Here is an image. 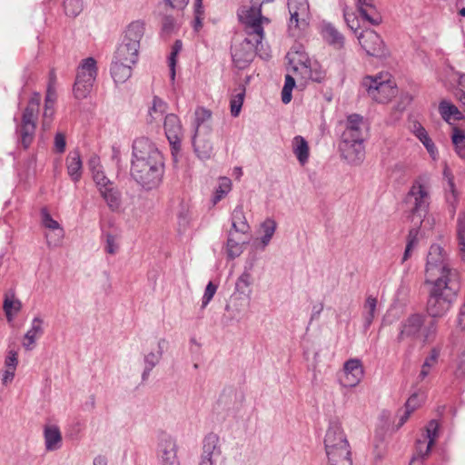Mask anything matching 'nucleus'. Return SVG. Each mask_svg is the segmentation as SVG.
Segmentation results:
<instances>
[{
	"instance_id": "nucleus-35",
	"label": "nucleus",
	"mask_w": 465,
	"mask_h": 465,
	"mask_svg": "<svg viewBox=\"0 0 465 465\" xmlns=\"http://www.w3.org/2000/svg\"><path fill=\"white\" fill-rule=\"evenodd\" d=\"M132 65L128 63L114 60L111 65V74L116 84L126 82L132 75Z\"/></svg>"
},
{
	"instance_id": "nucleus-24",
	"label": "nucleus",
	"mask_w": 465,
	"mask_h": 465,
	"mask_svg": "<svg viewBox=\"0 0 465 465\" xmlns=\"http://www.w3.org/2000/svg\"><path fill=\"white\" fill-rule=\"evenodd\" d=\"M165 345L164 340H160L157 342V346L155 349L152 350L151 351L147 352L143 356V371L142 373V379L145 381L153 369L160 362L163 353V348Z\"/></svg>"
},
{
	"instance_id": "nucleus-30",
	"label": "nucleus",
	"mask_w": 465,
	"mask_h": 465,
	"mask_svg": "<svg viewBox=\"0 0 465 465\" xmlns=\"http://www.w3.org/2000/svg\"><path fill=\"white\" fill-rule=\"evenodd\" d=\"M251 271L252 265L249 267H244V271L241 273L235 282L233 293H239L242 296L251 298L252 292V285L253 282V277Z\"/></svg>"
},
{
	"instance_id": "nucleus-26",
	"label": "nucleus",
	"mask_w": 465,
	"mask_h": 465,
	"mask_svg": "<svg viewBox=\"0 0 465 465\" xmlns=\"http://www.w3.org/2000/svg\"><path fill=\"white\" fill-rule=\"evenodd\" d=\"M208 134L207 133H194L193 137L194 152L203 160L210 159L213 151Z\"/></svg>"
},
{
	"instance_id": "nucleus-20",
	"label": "nucleus",
	"mask_w": 465,
	"mask_h": 465,
	"mask_svg": "<svg viewBox=\"0 0 465 465\" xmlns=\"http://www.w3.org/2000/svg\"><path fill=\"white\" fill-rule=\"evenodd\" d=\"M423 325L421 315L413 314L407 318L401 326L398 341H402L406 339L414 340L420 337V330Z\"/></svg>"
},
{
	"instance_id": "nucleus-61",
	"label": "nucleus",
	"mask_w": 465,
	"mask_h": 465,
	"mask_svg": "<svg viewBox=\"0 0 465 465\" xmlns=\"http://www.w3.org/2000/svg\"><path fill=\"white\" fill-rule=\"evenodd\" d=\"M54 150L59 153H62L64 152L65 150V146H66V142H65V137L64 135L62 134V133H57L54 136Z\"/></svg>"
},
{
	"instance_id": "nucleus-50",
	"label": "nucleus",
	"mask_w": 465,
	"mask_h": 465,
	"mask_svg": "<svg viewBox=\"0 0 465 465\" xmlns=\"http://www.w3.org/2000/svg\"><path fill=\"white\" fill-rule=\"evenodd\" d=\"M294 86H295L294 78L290 74H286L284 85L282 90V101L283 104H287L291 102L292 92V89L294 88Z\"/></svg>"
},
{
	"instance_id": "nucleus-57",
	"label": "nucleus",
	"mask_w": 465,
	"mask_h": 465,
	"mask_svg": "<svg viewBox=\"0 0 465 465\" xmlns=\"http://www.w3.org/2000/svg\"><path fill=\"white\" fill-rule=\"evenodd\" d=\"M420 229L418 227L411 228L407 237L406 246L414 250L420 241Z\"/></svg>"
},
{
	"instance_id": "nucleus-5",
	"label": "nucleus",
	"mask_w": 465,
	"mask_h": 465,
	"mask_svg": "<svg viewBox=\"0 0 465 465\" xmlns=\"http://www.w3.org/2000/svg\"><path fill=\"white\" fill-rule=\"evenodd\" d=\"M290 70L294 74H301L304 80H312L321 83L325 78V71L321 64L312 60L302 45H294L286 55Z\"/></svg>"
},
{
	"instance_id": "nucleus-60",
	"label": "nucleus",
	"mask_w": 465,
	"mask_h": 465,
	"mask_svg": "<svg viewBox=\"0 0 465 465\" xmlns=\"http://www.w3.org/2000/svg\"><path fill=\"white\" fill-rule=\"evenodd\" d=\"M456 96L459 101L465 105V74H461L459 78Z\"/></svg>"
},
{
	"instance_id": "nucleus-40",
	"label": "nucleus",
	"mask_w": 465,
	"mask_h": 465,
	"mask_svg": "<svg viewBox=\"0 0 465 465\" xmlns=\"http://www.w3.org/2000/svg\"><path fill=\"white\" fill-rule=\"evenodd\" d=\"M250 226L247 223L242 206H236L232 213V229L241 234H247Z\"/></svg>"
},
{
	"instance_id": "nucleus-42",
	"label": "nucleus",
	"mask_w": 465,
	"mask_h": 465,
	"mask_svg": "<svg viewBox=\"0 0 465 465\" xmlns=\"http://www.w3.org/2000/svg\"><path fill=\"white\" fill-rule=\"evenodd\" d=\"M323 38L335 48H341L344 44V37L331 24H324L322 25Z\"/></svg>"
},
{
	"instance_id": "nucleus-10",
	"label": "nucleus",
	"mask_w": 465,
	"mask_h": 465,
	"mask_svg": "<svg viewBox=\"0 0 465 465\" xmlns=\"http://www.w3.org/2000/svg\"><path fill=\"white\" fill-rule=\"evenodd\" d=\"M225 458L223 455L219 437L216 434H208L203 442V451L198 465H224Z\"/></svg>"
},
{
	"instance_id": "nucleus-55",
	"label": "nucleus",
	"mask_w": 465,
	"mask_h": 465,
	"mask_svg": "<svg viewBox=\"0 0 465 465\" xmlns=\"http://www.w3.org/2000/svg\"><path fill=\"white\" fill-rule=\"evenodd\" d=\"M216 291H217V285H215L214 283L210 282L207 284L204 293H203V296L202 298V305H201L202 309H204L209 304V302L213 298Z\"/></svg>"
},
{
	"instance_id": "nucleus-9",
	"label": "nucleus",
	"mask_w": 465,
	"mask_h": 465,
	"mask_svg": "<svg viewBox=\"0 0 465 465\" xmlns=\"http://www.w3.org/2000/svg\"><path fill=\"white\" fill-rule=\"evenodd\" d=\"M96 76V61L93 57L83 59L78 65L74 85V94L76 99H84L88 96Z\"/></svg>"
},
{
	"instance_id": "nucleus-16",
	"label": "nucleus",
	"mask_w": 465,
	"mask_h": 465,
	"mask_svg": "<svg viewBox=\"0 0 465 465\" xmlns=\"http://www.w3.org/2000/svg\"><path fill=\"white\" fill-rule=\"evenodd\" d=\"M163 127L173 153L178 152L181 148V142L183 135L180 118L174 114H166L164 117Z\"/></svg>"
},
{
	"instance_id": "nucleus-3",
	"label": "nucleus",
	"mask_w": 465,
	"mask_h": 465,
	"mask_svg": "<svg viewBox=\"0 0 465 465\" xmlns=\"http://www.w3.org/2000/svg\"><path fill=\"white\" fill-rule=\"evenodd\" d=\"M459 281V272L450 262L448 253L437 244H431L425 265V283Z\"/></svg>"
},
{
	"instance_id": "nucleus-46",
	"label": "nucleus",
	"mask_w": 465,
	"mask_h": 465,
	"mask_svg": "<svg viewBox=\"0 0 465 465\" xmlns=\"http://www.w3.org/2000/svg\"><path fill=\"white\" fill-rule=\"evenodd\" d=\"M167 108L168 105L164 101H163L159 97H154L153 100V104L149 110L151 121H156L158 119H161L162 116L166 113Z\"/></svg>"
},
{
	"instance_id": "nucleus-2",
	"label": "nucleus",
	"mask_w": 465,
	"mask_h": 465,
	"mask_svg": "<svg viewBox=\"0 0 465 465\" xmlns=\"http://www.w3.org/2000/svg\"><path fill=\"white\" fill-rule=\"evenodd\" d=\"M245 10L237 13L238 19L243 26L246 37L232 46V58L236 67L244 69L253 60L256 54L263 48V26L249 20Z\"/></svg>"
},
{
	"instance_id": "nucleus-33",
	"label": "nucleus",
	"mask_w": 465,
	"mask_h": 465,
	"mask_svg": "<svg viewBox=\"0 0 465 465\" xmlns=\"http://www.w3.org/2000/svg\"><path fill=\"white\" fill-rule=\"evenodd\" d=\"M43 321L39 317H35L31 322L30 329L24 336L23 346L27 351H32L35 341L43 334Z\"/></svg>"
},
{
	"instance_id": "nucleus-31",
	"label": "nucleus",
	"mask_w": 465,
	"mask_h": 465,
	"mask_svg": "<svg viewBox=\"0 0 465 465\" xmlns=\"http://www.w3.org/2000/svg\"><path fill=\"white\" fill-rule=\"evenodd\" d=\"M45 446L46 450L54 451L62 446V434L56 425H46L44 429Z\"/></svg>"
},
{
	"instance_id": "nucleus-23",
	"label": "nucleus",
	"mask_w": 465,
	"mask_h": 465,
	"mask_svg": "<svg viewBox=\"0 0 465 465\" xmlns=\"http://www.w3.org/2000/svg\"><path fill=\"white\" fill-rule=\"evenodd\" d=\"M324 445L329 449L334 448L335 446H349L348 440L339 422L332 421L330 423L325 434Z\"/></svg>"
},
{
	"instance_id": "nucleus-54",
	"label": "nucleus",
	"mask_w": 465,
	"mask_h": 465,
	"mask_svg": "<svg viewBox=\"0 0 465 465\" xmlns=\"http://www.w3.org/2000/svg\"><path fill=\"white\" fill-rule=\"evenodd\" d=\"M437 332V323L435 321H430L425 325L420 333V337L423 338V341H430Z\"/></svg>"
},
{
	"instance_id": "nucleus-52",
	"label": "nucleus",
	"mask_w": 465,
	"mask_h": 465,
	"mask_svg": "<svg viewBox=\"0 0 465 465\" xmlns=\"http://www.w3.org/2000/svg\"><path fill=\"white\" fill-rule=\"evenodd\" d=\"M445 191L446 201L454 210L455 204L458 201V193L455 190V185L451 178L448 179V183Z\"/></svg>"
},
{
	"instance_id": "nucleus-48",
	"label": "nucleus",
	"mask_w": 465,
	"mask_h": 465,
	"mask_svg": "<svg viewBox=\"0 0 465 465\" xmlns=\"http://www.w3.org/2000/svg\"><path fill=\"white\" fill-rule=\"evenodd\" d=\"M457 236L459 252L465 262V213L461 214L458 219Z\"/></svg>"
},
{
	"instance_id": "nucleus-12",
	"label": "nucleus",
	"mask_w": 465,
	"mask_h": 465,
	"mask_svg": "<svg viewBox=\"0 0 465 465\" xmlns=\"http://www.w3.org/2000/svg\"><path fill=\"white\" fill-rule=\"evenodd\" d=\"M439 428L440 425L436 420H431L428 423L425 433L416 441V455L413 457L411 463L419 458L425 459L429 455L439 436Z\"/></svg>"
},
{
	"instance_id": "nucleus-19",
	"label": "nucleus",
	"mask_w": 465,
	"mask_h": 465,
	"mask_svg": "<svg viewBox=\"0 0 465 465\" xmlns=\"http://www.w3.org/2000/svg\"><path fill=\"white\" fill-rule=\"evenodd\" d=\"M249 306L250 298L239 293H232L225 306V311L230 321L240 322L246 315Z\"/></svg>"
},
{
	"instance_id": "nucleus-7",
	"label": "nucleus",
	"mask_w": 465,
	"mask_h": 465,
	"mask_svg": "<svg viewBox=\"0 0 465 465\" xmlns=\"http://www.w3.org/2000/svg\"><path fill=\"white\" fill-rule=\"evenodd\" d=\"M430 203L429 180L425 176H420L413 182L406 196V203L412 214L419 217L420 223H422L421 218L425 217L428 213Z\"/></svg>"
},
{
	"instance_id": "nucleus-15",
	"label": "nucleus",
	"mask_w": 465,
	"mask_h": 465,
	"mask_svg": "<svg viewBox=\"0 0 465 465\" xmlns=\"http://www.w3.org/2000/svg\"><path fill=\"white\" fill-rule=\"evenodd\" d=\"M157 457L161 465H179L176 440L170 435L163 434L158 442Z\"/></svg>"
},
{
	"instance_id": "nucleus-45",
	"label": "nucleus",
	"mask_w": 465,
	"mask_h": 465,
	"mask_svg": "<svg viewBox=\"0 0 465 465\" xmlns=\"http://www.w3.org/2000/svg\"><path fill=\"white\" fill-rule=\"evenodd\" d=\"M232 189V181L227 177H221L219 179L218 187L215 189L213 198V203L216 204L223 197H225Z\"/></svg>"
},
{
	"instance_id": "nucleus-59",
	"label": "nucleus",
	"mask_w": 465,
	"mask_h": 465,
	"mask_svg": "<svg viewBox=\"0 0 465 465\" xmlns=\"http://www.w3.org/2000/svg\"><path fill=\"white\" fill-rule=\"evenodd\" d=\"M423 398L419 393H413L407 401L405 409L414 411L418 406L421 403Z\"/></svg>"
},
{
	"instance_id": "nucleus-64",
	"label": "nucleus",
	"mask_w": 465,
	"mask_h": 465,
	"mask_svg": "<svg viewBox=\"0 0 465 465\" xmlns=\"http://www.w3.org/2000/svg\"><path fill=\"white\" fill-rule=\"evenodd\" d=\"M177 218L179 225L185 228L190 221L188 210L183 206L177 214Z\"/></svg>"
},
{
	"instance_id": "nucleus-56",
	"label": "nucleus",
	"mask_w": 465,
	"mask_h": 465,
	"mask_svg": "<svg viewBox=\"0 0 465 465\" xmlns=\"http://www.w3.org/2000/svg\"><path fill=\"white\" fill-rule=\"evenodd\" d=\"M343 16H344V20L348 25V27L353 31L354 33L357 32V30L359 29L360 27V25H359V20L357 19V17L354 15V14L352 13H350L348 10H347V7L343 9Z\"/></svg>"
},
{
	"instance_id": "nucleus-32",
	"label": "nucleus",
	"mask_w": 465,
	"mask_h": 465,
	"mask_svg": "<svg viewBox=\"0 0 465 465\" xmlns=\"http://www.w3.org/2000/svg\"><path fill=\"white\" fill-rule=\"evenodd\" d=\"M144 34V24L142 21H134L126 28L122 41L132 44L140 48V42Z\"/></svg>"
},
{
	"instance_id": "nucleus-11",
	"label": "nucleus",
	"mask_w": 465,
	"mask_h": 465,
	"mask_svg": "<svg viewBox=\"0 0 465 465\" xmlns=\"http://www.w3.org/2000/svg\"><path fill=\"white\" fill-rule=\"evenodd\" d=\"M290 13L289 29L304 30L310 20V6L308 0H288Z\"/></svg>"
},
{
	"instance_id": "nucleus-38",
	"label": "nucleus",
	"mask_w": 465,
	"mask_h": 465,
	"mask_svg": "<svg viewBox=\"0 0 465 465\" xmlns=\"http://www.w3.org/2000/svg\"><path fill=\"white\" fill-rule=\"evenodd\" d=\"M439 113L441 118L450 123L451 120H460L463 115L458 107L448 100H442L439 104Z\"/></svg>"
},
{
	"instance_id": "nucleus-29",
	"label": "nucleus",
	"mask_w": 465,
	"mask_h": 465,
	"mask_svg": "<svg viewBox=\"0 0 465 465\" xmlns=\"http://www.w3.org/2000/svg\"><path fill=\"white\" fill-rule=\"evenodd\" d=\"M355 5L361 17L373 25L381 22V17L377 12L373 0H355Z\"/></svg>"
},
{
	"instance_id": "nucleus-53",
	"label": "nucleus",
	"mask_w": 465,
	"mask_h": 465,
	"mask_svg": "<svg viewBox=\"0 0 465 465\" xmlns=\"http://www.w3.org/2000/svg\"><path fill=\"white\" fill-rule=\"evenodd\" d=\"M93 179L99 192L114 184V183L104 175L103 170L93 173Z\"/></svg>"
},
{
	"instance_id": "nucleus-62",
	"label": "nucleus",
	"mask_w": 465,
	"mask_h": 465,
	"mask_svg": "<svg viewBox=\"0 0 465 465\" xmlns=\"http://www.w3.org/2000/svg\"><path fill=\"white\" fill-rule=\"evenodd\" d=\"M440 351L436 348L432 349L430 354L425 359L424 365L426 368L431 369L437 363Z\"/></svg>"
},
{
	"instance_id": "nucleus-1",
	"label": "nucleus",
	"mask_w": 465,
	"mask_h": 465,
	"mask_svg": "<svg viewBox=\"0 0 465 465\" xmlns=\"http://www.w3.org/2000/svg\"><path fill=\"white\" fill-rule=\"evenodd\" d=\"M164 172L163 157L156 145L146 137L134 141L132 146L131 177L143 189L159 186Z\"/></svg>"
},
{
	"instance_id": "nucleus-37",
	"label": "nucleus",
	"mask_w": 465,
	"mask_h": 465,
	"mask_svg": "<svg viewBox=\"0 0 465 465\" xmlns=\"http://www.w3.org/2000/svg\"><path fill=\"white\" fill-rule=\"evenodd\" d=\"M99 193L112 212H116L120 209L122 204L121 193L114 184Z\"/></svg>"
},
{
	"instance_id": "nucleus-58",
	"label": "nucleus",
	"mask_w": 465,
	"mask_h": 465,
	"mask_svg": "<svg viewBox=\"0 0 465 465\" xmlns=\"http://www.w3.org/2000/svg\"><path fill=\"white\" fill-rule=\"evenodd\" d=\"M277 229L276 222L272 218H267L261 224L262 234L272 237Z\"/></svg>"
},
{
	"instance_id": "nucleus-13",
	"label": "nucleus",
	"mask_w": 465,
	"mask_h": 465,
	"mask_svg": "<svg viewBox=\"0 0 465 465\" xmlns=\"http://www.w3.org/2000/svg\"><path fill=\"white\" fill-rule=\"evenodd\" d=\"M363 376L364 369L361 360L353 358L344 362L339 381L341 386L352 388L361 381Z\"/></svg>"
},
{
	"instance_id": "nucleus-49",
	"label": "nucleus",
	"mask_w": 465,
	"mask_h": 465,
	"mask_svg": "<svg viewBox=\"0 0 465 465\" xmlns=\"http://www.w3.org/2000/svg\"><path fill=\"white\" fill-rule=\"evenodd\" d=\"M245 96V88L240 87L239 92L232 95L231 101H230V106H231V114L232 116L236 117L239 115L243 100Z\"/></svg>"
},
{
	"instance_id": "nucleus-8",
	"label": "nucleus",
	"mask_w": 465,
	"mask_h": 465,
	"mask_svg": "<svg viewBox=\"0 0 465 465\" xmlns=\"http://www.w3.org/2000/svg\"><path fill=\"white\" fill-rule=\"evenodd\" d=\"M368 95L375 102L385 104L397 94L396 84L388 74L366 76L361 83Z\"/></svg>"
},
{
	"instance_id": "nucleus-28",
	"label": "nucleus",
	"mask_w": 465,
	"mask_h": 465,
	"mask_svg": "<svg viewBox=\"0 0 465 465\" xmlns=\"http://www.w3.org/2000/svg\"><path fill=\"white\" fill-rule=\"evenodd\" d=\"M330 465H351V450L349 446L325 447Z\"/></svg>"
},
{
	"instance_id": "nucleus-43",
	"label": "nucleus",
	"mask_w": 465,
	"mask_h": 465,
	"mask_svg": "<svg viewBox=\"0 0 465 465\" xmlns=\"http://www.w3.org/2000/svg\"><path fill=\"white\" fill-rule=\"evenodd\" d=\"M413 132L416 137L422 143V144L427 149L430 155L435 159L438 153L437 148L432 142V140L429 137L427 131L424 127H422L420 124H415L413 126Z\"/></svg>"
},
{
	"instance_id": "nucleus-17",
	"label": "nucleus",
	"mask_w": 465,
	"mask_h": 465,
	"mask_svg": "<svg viewBox=\"0 0 465 465\" xmlns=\"http://www.w3.org/2000/svg\"><path fill=\"white\" fill-rule=\"evenodd\" d=\"M357 38L361 46L369 55L379 57L385 54L383 41L375 31L363 30Z\"/></svg>"
},
{
	"instance_id": "nucleus-44",
	"label": "nucleus",
	"mask_w": 465,
	"mask_h": 465,
	"mask_svg": "<svg viewBox=\"0 0 465 465\" xmlns=\"http://www.w3.org/2000/svg\"><path fill=\"white\" fill-rule=\"evenodd\" d=\"M377 308V299L372 296H368L363 309V318H364V327L365 329H368L371 324L372 323L374 318H375V312Z\"/></svg>"
},
{
	"instance_id": "nucleus-63",
	"label": "nucleus",
	"mask_w": 465,
	"mask_h": 465,
	"mask_svg": "<svg viewBox=\"0 0 465 465\" xmlns=\"http://www.w3.org/2000/svg\"><path fill=\"white\" fill-rule=\"evenodd\" d=\"M5 364L6 369L15 370L18 364L17 353L14 351H10L5 358Z\"/></svg>"
},
{
	"instance_id": "nucleus-14",
	"label": "nucleus",
	"mask_w": 465,
	"mask_h": 465,
	"mask_svg": "<svg viewBox=\"0 0 465 465\" xmlns=\"http://www.w3.org/2000/svg\"><path fill=\"white\" fill-rule=\"evenodd\" d=\"M364 139L341 137L340 151L341 156L351 164H360L364 159Z\"/></svg>"
},
{
	"instance_id": "nucleus-36",
	"label": "nucleus",
	"mask_w": 465,
	"mask_h": 465,
	"mask_svg": "<svg viewBox=\"0 0 465 465\" xmlns=\"http://www.w3.org/2000/svg\"><path fill=\"white\" fill-rule=\"evenodd\" d=\"M3 309L8 322L13 321L14 315L22 309V302L15 297L14 291L10 290L5 293Z\"/></svg>"
},
{
	"instance_id": "nucleus-34",
	"label": "nucleus",
	"mask_w": 465,
	"mask_h": 465,
	"mask_svg": "<svg viewBox=\"0 0 465 465\" xmlns=\"http://www.w3.org/2000/svg\"><path fill=\"white\" fill-rule=\"evenodd\" d=\"M82 160L77 150L70 152L66 159L68 175L74 182H78L82 177Z\"/></svg>"
},
{
	"instance_id": "nucleus-21",
	"label": "nucleus",
	"mask_w": 465,
	"mask_h": 465,
	"mask_svg": "<svg viewBox=\"0 0 465 465\" xmlns=\"http://www.w3.org/2000/svg\"><path fill=\"white\" fill-rule=\"evenodd\" d=\"M274 0H250V3L248 5H242L239 9L237 13H241L242 11L245 10L246 15L251 20V22H254L255 24L262 25V26H264V25H268L270 23V20L262 15V10L261 7L264 3H270L273 2Z\"/></svg>"
},
{
	"instance_id": "nucleus-41",
	"label": "nucleus",
	"mask_w": 465,
	"mask_h": 465,
	"mask_svg": "<svg viewBox=\"0 0 465 465\" xmlns=\"http://www.w3.org/2000/svg\"><path fill=\"white\" fill-rule=\"evenodd\" d=\"M195 119H194V133H211V126L209 124V120L211 118V112L203 107H199L195 110Z\"/></svg>"
},
{
	"instance_id": "nucleus-39",
	"label": "nucleus",
	"mask_w": 465,
	"mask_h": 465,
	"mask_svg": "<svg viewBox=\"0 0 465 465\" xmlns=\"http://www.w3.org/2000/svg\"><path fill=\"white\" fill-rule=\"evenodd\" d=\"M292 152L297 157L301 165H304L309 159V145L307 141L301 135L292 139Z\"/></svg>"
},
{
	"instance_id": "nucleus-4",
	"label": "nucleus",
	"mask_w": 465,
	"mask_h": 465,
	"mask_svg": "<svg viewBox=\"0 0 465 465\" xmlns=\"http://www.w3.org/2000/svg\"><path fill=\"white\" fill-rule=\"evenodd\" d=\"M427 312L432 318L444 316L456 300L459 281L430 282Z\"/></svg>"
},
{
	"instance_id": "nucleus-47",
	"label": "nucleus",
	"mask_w": 465,
	"mask_h": 465,
	"mask_svg": "<svg viewBox=\"0 0 465 465\" xmlns=\"http://www.w3.org/2000/svg\"><path fill=\"white\" fill-rule=\"evenodd\" d=\"M451 139H452V143L454 144L455 151H456L457 154L460 158L465 159V134H464V133L458 128H454Z\"/></svg>"
},
{
	"instance_id": "nucleus-27",
	"label": "nucleus",
	"mask_w": 465,
	"mask_h": 465,
	"mask_svg": "<svg viewBox=\"0 0 465 465\" xmlns=\"http://www.w3.org/2000/svg\"><path fill=\"white\" fill-rule=\"evenodd\" d=\"M139 49L132 44L122 41L114 52V60L135 64L138 61Z\"/></svg>"
},
{
	"instance_id": "nucleus-51",
	"label": "nucleus",
	"mask_w": 465,
	"mask_h": 465,
	"mask_svg": "<svg viewBox=\"0 0 465 465\" xmlns=\"http://www.w3.org/2000/svg\"><path fill=\"white\" fill-rule=\"evenodd\" d=\"M64 6L68 15L76 16L83 11L84 3L83 0H64Z\"/></svg>"
},
{
	"instance_id": "nucleus-25",
	"label": "nucleus",
	"mask_w": 465,
	"mask_h": 465,
	"mask_svg": "<svg viewBox=\"0 0 465 465\" xmlns=\"http://www.w3.org/2000/svg\"><path fill=\"white\" fill-rule=\"evenodd\" d=\"M365 128V123L363 117L357 114H350L347 117L345 130L343 131L341 137L354 138V139H364L363 129Z\"/></svg>"
},
{
	"instance_id": "nucleus-22",
	"label": "nucleus",
	"mask_w": 465,
	"mask_h": 465,
	"mask_svg": "<svg viewBox=\"0 0 465 465\" xmlns=\"http://www.w3.org/2000/svg\"><path fill=\"white\" fill-rule=\"evenodd\" d=\"M245 235L230 230L226 243V253L229 259L233 260L242 253L244 245L248 243V239Z\"/></svg>"
},
{
	"instance_id": "nucleus-18",
	"label": "nucleus",
	"mask_w": 465,
	"mask_h": 465,
	"mask_svg": "<svg viewBox=\"0 0 465 465\" xmlns=\"http://www.w3.org/2000/svg\"><path fill=\"white\" fill-rule=\"evenodd\" d=\"M42 225L51 231L45 234L48 246H59L64 239V232L60 223L54 220L46 209L41 210Z\"/></svg>"
},
{
	"instance_id": "nucleus-6",
	"label": "nucleus",
	"mask_w": 465,
	"mask_h": 465,
	"mask_svg": "<svg viewBox=\"0 0 465 465\" xmlns=\"http://www.w3.org/2000/svg\"><path fill=\"white\" fill-rule=\"evenodd\" d=\"M40 102V94L35 93L23 113L21 123L15 126V133L24 148H28L34 141Z\"/></svg>"
}]
</instances>
